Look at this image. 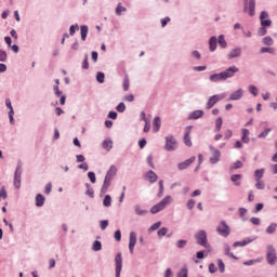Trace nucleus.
<instances>
[{
	"label": "nucleus",
	"instance_id": "obj_62",
	"mask_svg": "<svg viewBox=\"0 0 277 277\" xmlns=\"http://www.w3.org/2000/svg\"><path fill=\"white\" fill-rule=\"evenodd\" d=\"M115 239L116 241H120V239H122V233L120 230L115 232Z\"/></svg>",
	"mask_w": 277,
	"mask_h": 277
},
{
	"label": "nucleus",
	"instance_id": "obj_12",
	"mask_svg": "<svg viewBox=\"0 0 277 277\" xmlns=\"http://www.w3.org/2000/svg\"><path fill=\"white\" fill-rule=\"evenodd\" d=\"M192 126L185 128L184 144L188 147L192 146Z\"/></svg>",
	"mask_w": 277,
	"mask_h": 277
},
{
	"label": "nucleus",
	"instance_id": "obj_26",
	"mask_svg": "<svg viewBox=\"0 0 277 277\" xmlns=\"http://www.w3.org/2000/svg\"><path fill=\"white\" fill-rule=\"evenodd\" d=\"M252 240L250 238H247L242 241H237V242H234V248H239L240 247H243V246H248V243H251Z\"/></svg>",
	"mask_w": 277,
	"mask_h": 277
},
{
	"label": "nucleus",
	"instance_id": "obj_41",
	"mask_svg": "<svg viewBox=\"0 0 277 277\" xmlns=\"http://www.w3.org/2000/svg\"><path fill=\"white\" fill-rule=\"evenodd\" d=\"M82 68H83V70H88V68H90V62L88 61V54L84 55V60L82 62Z\"/></svg>",
	"mask_w": 277,
	"mask_h": 277
},
{
	"label": "nucleus",
	"instance_id": "obj_33",
	"mask_svg": "<svg viewBox=\"0 0 277 277\" xmlns=\"http://www.w3.org/2000/svg\"><path fill=\"white\" fill-rule=\"evenodd\" d=\"M158 185H159L158 198H163V192H164L163 180H160Z\"/></svg>",
	"mask_w": 277,
	"mask_h": 277
},
{
	"label": "nucleus",
	"instance_id": "obj_35",
	"mask_svg": "<svg viewBox=\"0 0 277 277\" xmlns=\"http://www.w3.org/2000/svg\"><path fill=\"white\" fill-rule=\"evenodd\" d=\"M104 207H111V196L106 195L104 200H103Z\"/></svg>",
	"mask_w": 277,
	"mask_h": 277
},
{
	"label": "nucleus",
	"instance_id": "obj_46",
	"mask_svg": "<svg viewBox=\"0 0 277 277\" xmlns=\"http://www.w3.org/2000/svg\"><path fill=\"white\" fill-rule=\"evenodd\" d=\"M271 132H272V129L266 128L265 131H263L262 133H260L258 135V137H260V138L266 137L267 135H269Z\"/></svg>",
	"mask_w": 277,
	"mask_h": 277
},
{
	"label": "nucleus",
	"instance_id": "obj_63",
	"mask_svg": "<svg viewBox=\"0 0 277 277\" xmlns=\"http://www.w3.org/2000/svg\"><path fill=\"white\" fill-rule=\"evenodd\" d=\"M209 272L210 274H215V272H217V267L215 266V264L209 265Z\"/></svg>",
	"mask_w": 277,
	"mask_h": 277
},
{
	"label": "nucleus",
	"instance_id": "obj_59",
	"mask_svg": "<svg viewBox=\"0 0 277 277\" xmlns=\"http://www.w3.org/2000/svg\"><path fill=\"white\" fill-rule=\"evenodd\" d=\"M88 176H89L91 183H96V174H94V172H89Z\"/></svg>",
	"mask_w": 277,
	"mask_h": 277
},
{
	"label": "nucleus",
	"instance_id": "obj_13",
	"mask_svg": "<svg viewBox=\"0 0 277 277\" xmlns=\"http://www.w3.org/2000/svg\"><path fill=\"white\" fill-rule=\"evenodd\" d=\"M194 161H196L195 156L190 157L189 159L180 162L177 164L179 170H187V168H189L192 166V163H194Z\"/></svg>",
	"mask_w": 277,
	"mask_h": 277
},
{
	"label": "nucleus",
	"instance_id": "obj_51",
	"mask_svg": "<svg viewBox=\"0 0 277 277\" xmlns=\"http://www.w3.org/2000/svg\"><path fill=\"white\" fill-rule=\"evenodd\" d=\"M161 227V222H157L155 224H153L150 227H149V233H153V230H157L158 228Z\"/></svg>",
	"mask_w": 277,
	"mask_h": 277
},
{
	"label": "nucleus",
	"instance_id": "obj_15",
	"mask_svg": "<svg viewBox=\"0 0 277 277\" xmlns=\"http://www.w3.org/2000/svg\"><path fill=\"white\" fill-rule=\"evenodd\" d=\"M228 60H235V57H241V48H235L233 49L228 55Z\"/></svg>",
	"mask_w": 277,
	"mask_h": 277
},
{
	"label": "nucleus",
	"instance_id": "obj_45",
	"mask_svg": "<svg viewBox=\"0 0 277 277\" xmlns=\"http://www.w3.org/2000/svg\"><path fill=\"white\" fill-rule=\"evenodd\" d=\"M264 44H266L267 47H272V44H274V39H272V37H265L263 39Z\"/></svg>",
	"mask_w": 277,
	"mask_h": 277
},
{
	"label": "nucleus",
	"instance_id": "obj_30",
	"mask_svg": "<svg viewBox=\"0 0 277 277\" xmlns=\"http://www.w3.org/2000/svg\"><path fill=\"white\" fill-rule=\"evenodd\" d=\"M80 32H81V40L85 41V38H88V26H81Z\"/></svg>",
	"mask_w": 277,
	"mask_h": 277
},
{
	"label": "nucleus",
	"instance_id": "obj_49",
	"mask_svg": "<svg viewBox=\"0 0 277 277\" xmlns=\"http://www.w3.org/2000/svg\"><path fill=\"white\" fill-rule=\"evenodd\" d=\"M8 61V53L3 50H0V62H6Z\"/></svg>",
	"mask_w": 277,
	"mask_h": 277
},
{
	"label": "nucleus",
	"instance_id": "obj_48",
	"mask_svg": "<svg viewBox=\"0 0 277 277\" xmlns=\"http://www.w3.org/2000/svg\"><path fill=\"white\" fill-rule=\"evenodd\" d=\"M217 265H219V269H220L221 274H224V272H226L224 262H222V260H217Z\"/></svg>",
	"mask_w": 277,
	"mask_h": 277
},
{
	"label": "nucleus",
	"instance_id": "obj_16",
	"mask_svg": "<svg viewBox=\"0 0 277 277\" xmlns=\"http://www.w3.org/2000/svg\"><path fill=\"white\" fill-rule=\"evenodd\" d=\"M212 153H213V157L210 158V163H217V161H220V157H222V154L220 153V150L210 147Z\"/></svg>",
	"mask_w": 277,
	"mask_h": 277
},
{
	"label": "nucleus",
	"instance_id": "obj_9",
	"mask_svg": "<svg viewBox=\"0 0 277 277\" xmlns=\"http://www.w3.org/2000/svg\"><path fill=\"white\" fill-rule=\"evenodd\" d=\"M260 22L262 27H272V19H269V14L266 11L261 12Z\"/></svg>",
	"mask_w": 277,
	"mask_h": 277
},
{
	"label": "nucleus",
	"instance_id": "obj_61",
	"mask_svg": "<svg viewBox=\"0 0 277 277\" xmlns=\"http://www.w3.org/2000/svg\"><path fill=\"white\" fill-rule=\"evenodd\" d=\"M224 252L227 256L235 259V255L230 252V247L226 246Z\"/></svg>",
	"mask_w": 277,
	"mask_h": 277
},
{
	"label": "nucleus",
	"instance_id": "obj_20",
	"mask_svg": "<svg viewBox=\"0 0 277 277\" xmlns=\"http://www.w3.org/2000/svg\"><path fill=\"white\" fill-rule=\"evenodd\" d=\"M145 177L149 181V183H157V174L154 171H148L145 174Z\"/></svg>",
	"mask_w": 277,
	"mask_h": 277
},
{
	"label": "nucleus",
	"instance_id": "obj_23",
	"mask_svg": "<svg viewBox=\"0 0 277 277\" xmlns=\"http://www.w3.org/2000/svg\"><path fill=\"white\" fill-rule=\"evenodd\" d=\"M209 49L210 51H215V49H217V38L215 37H211L210 41H209Z\"/></svg>",
	"mask_w": 277,
	"mask_h": 277
},
{
	"label": "nucleus",
	"instance_id": "obj_8",
	"mask_svg": "<svg viewBox=\"0 0 277 277\" xmlns=\"http://www.w3.org/2000/svg\"><path fill=\"white\" fill-rule=\"evenodd\" d=\"M256 8V0H250L249 2H245L243 12L249 13V16H254Z\"/></svg>",
	"mask_w": 277,
	"mask_h": 277
},
{
	"label": "nucleus",
	"instance_id": "obj_29",
	"mask_svg": "<svg viewBox=\"0 0 277 277\" xmlns=\"http://www.w3.org/2000/svg\"><path fill=\"white\" fill-rule=\"evenodd\" d=\"M122 12H127V8L124 5H122V3H118V5L116 8L117 16H120L122 14Z\"/></svg>",
	"mask_w": 277,
	"mask_h": 277
},
{
	"label": "nucleus",
	"instance_id": "obj_7",
	"mask_svg": "<svg viewBox=\"0 0 277 277\" xmlns=\"http://www.w3.org/2000/svg\"><path fill=\"white\" fill-rule=\"evenodd\" d=\"M224 95H212L206 104V109H213L216 103H220V101H222Z\"/></svg>",
	"mask_w": 277,
	"mask_h": 277
},
{
	"label": "nucleus",
	"instance_id": "obj_6",
	"mask_svg": "<svg viewBox=\"0 0 277 277\" xmlns=\"http://www.w3.org/2000/svg\"><path fill=\"white\" fill-rule=\"evenodd\" d=\"M195 239L199 246H203V248H207V232L200 230L195 235Z\"/></svg>",
	"mask_w": 277,
	"mask_h": 277
},
{
	"label": "nucleus",
	"instance_id": "obj_4",
	"mask_svg": "<svg viewBox=\"0 0 277 277\" xmlns=\"http://www.w3.org/2000/svg\"><path fill=\"white\" fill-rule=\"evenodd\" d=\"M216 233H219L221 237H228V235H230V227L226 222L222 221L216 227Z\"/></svg>",
	"mask_w": 277,
	"mask_h": 277
},
{
	"label": "nucleus",
	"instance_id": "obj_1",
	"mask_svg": "<svg viewBox=\"0 0 277 277\" xmlns=\"http://www.w3.org/2000/svg\"><path fill=\"white\" fill-rule=\"evenodd\" d=\"M238 71H239V69L237 66H232L220 74L211 75L210 81H212V83H217L220 81H226V79H232V77H235V74Z\"/></svg>",
	"mask_w": 277,
	"mask_h": 277
},
{
	"label": "nucleus",
	"instance_id": "obj_5",
	"mask_svg": "<svg viewBox=\"0 0 277 277\" xmlns=\"http://www.w3.org/2000/svg\"><path fill=\"white\" fill-rule=\"evenodd\" d=\"M177 147V143H176V138H174V136L170 135L166 137V145L164 148L168 151H172V150H176Z\"/></svg>",
	"mask_w": 277,
	"mask_h": 277
},
{
	"label": "nucleus",
	"instance_id": "obj_32",
	"mask_svg": "<svg viewBox=\"0 0 277 277\" xmlns=\"http://www.w3.org/2000/svg\"><path fill=\"white\" fill-rule=\"evenodd\" d=\"M223 120L222 117H219L215 121V132H220L222 130Z\"/></svg>",
	"mask_w": 277,
	"mask_h": 277
},
{
	"label": "nucleus",
	"instance_id": "obj_37",
	"mask_svg": "<svg viewBox=\"0 0 277 277\" xmlns=\"http://www.w3.org/2000/svg\"><path fill=\"white\" fill-rule=\"evenodd\" d=\"M102 248H103V245L101 243V241L95 240L94 243H93V250L95 252H98L100 250H102Z\"/></svg>",
	"mask_w": 277,
	"mask_h": 277
},
{
	"label": "nucleus",
	"instance_id": "obj_14",
	"mask_svg": "<svg viewBox=\"0 0 277 277\" xmlns=\"http://www.w3.org/2000/svg\"><path fill=\"white\" fill-rule=\"evenodd\" d=\"M117 172H118V168H116V166H114V164L110 166L109 170L106 173L105 179H108L109 181H113L114 176H116Z\"/></svg>",
	"mask_w": 277,
	"mask_h": 277
},
{
	"label": "nucleus",
	"instance_id": "obj_11",
	"mask_svg": "<svg viewBox=\"0 0 277 277\" xmlns=\"http://www.w3.org/2000/svg\"><path fill=\"white\" fill-rule=\"evenodd\" d=\"M116 263V277H120V272H122V253H118L115 258Z\"/></svg>",
	"mask_w": 277,
	"mask_h": 277
},
{
	"label": "nucleus",
	"instance_id": "obj_25",
	"mask_svg": "<svg viewBox=\"0 0 277 277\" xmlns=\"http://www.w3.org/2000/svg\"><path fill=\"white\" fill-rule=\"evenodd\" d=\"M153 127H154V131L157 133V131H159V129H161V118L155 117V119L153 121Z\"/></svg>",
	"mask_w": 277,
	"mask_h": 277
},
{
	"label": "nucleus",
	"instance_id": "obj_18",
	"mask_svg": "<svg viewBox=\"0 0 277 277\" xmlns=\"http://www.w3.org/2000/svg\"><path fill=\"white\" fill-rule=\"evenodd\" d=\"M14 186L16 189H21V170L16 169L14 175Z\"/></svg>",
	"mask_w": 277,
	"mask_h": 277
},
{
	"label": "nucleus",
	"instance_id": "obj_53",
	"mask_svg": "<svg viewBox=\"0 0 277 277\" xmlns=\"http://www.w3.org/2000/svg\"><path fill=\"white\" fill-rule=\"evenodd\" d=\"M129 85H130L129 77H126L124 80H123V90H124V92H129Z\"/></svg>",
	"mask_w": 277,
	"mask_h": 277
},
{
	"label": "nucleus",
	"instance_id": "obj_21",
	"mask_svg": "<svg viewBox=\"0 0 277 277\" xmlns=\"http://www.w3.org/2000/svg\"><path fill=\"white\" fill-rule=\"evenodd\" d=\"M202 116H205V111L195 110L190 114L189 118H190V120H198V118H202Z\"/></svg>",
	"mask_w": 277,
	"mask_h": 277
},
{
	"label": "nucleus",
	"instance_id": "obj_38",
	"mask_svg": "<svg viewBox=\"0 0 277 277\" xmlns=\"http://www.w3.org/2000/svg\"><path fill=\"white\" fill-rule=\"evenodd\" d=\"M261 53H271V55H275L276 50H274V48H261Z\"/></svg>",
	"mask_w": 277,
	"mask_h": 277
},
{
	"label": "nucleus",
	"instance_id": "obj_24",
	"mask_svg": "<svg viewBox=\"0 0 277 277\" xmlns=\"http://www.w3.org/2000/svg\"><path fill=\"white\" fill-rule=\"evenodd\" d=\"M45 200H47V199L44 198V196L38 194V195L36 196V207H44V201H45Z\"/></svg>",
	"mask_w": 277,
	"mask_h": 277
},
{
	"label": "nucleus",
	"instance_id": "obj_55",
	"mask_svg": "<svg viewBox=\"0 0 277 277\" xmlns=\"http://www.w3.org/2000/svg\"><path fill=\"white\" fill-rule=\"evenodd\" d=\"M53 189V184L48 183L44 188V194L49 195L51 194V190Z\"/></svg>",
	"mask_w": 277,
	"mask_h": 277
},
{
	"label": "nucleus",
	"instance_id": "obj_10",
	"mask_svg": "<svg viewBox=\"0 0 277 277\" xmlns=\"http://www.w3.org/2000/svg\"><path fill=\"white\" fill-rule=\"evenodd\" d=\"M135 243H137V234L131 232L129 236V250L131 254H133V250H135Z\"/></svg>",
	"mask_w": 277,
	"mask_h": 277
},
{
	"label": "nucleus",
	"instance_id": "obj_64",
	"mask_svg": "<svg viewBox=\"0 0 277 277\" xmlns=\"http://www.w3.org/2000/svg\"><path fill=\"white\" fill-rule=\"evenodd\" d=\"M194 207H196V201L194 199H189L187 202V208L193 209Z\"/></svg>",
	"mask_w": 277,
	"mask_h": 277
},
{
	"label": "nucleus",
	"instance_id": "obj_56",
	"mask_svg": "<svg viewBox=\"0 0 277 277\" xmlns=\"http://www.w3.org/2000/svg\"><path fill=\"white\" fill-rule=\"evenodd\" d=\"M187 246V240H179L176 242V248H185Z\"/></svg>",
	"mask_w": 277,
	"mask_h": 277
},
{
	"label": "nucleus",
	"instance_id": "obj_50",
	"mask_svg": "<svg viewBox=\"0 0 277 277\" xmlns=\"http://www.w3.org/2000/svg\"><path fill=\"white\" fill-rule=\"evenodd\" d=\"M168 235V228L162 227L158 230V237H166Z\"/></svg>",
	"mask_w": 277,
	"mask_h": 277
},
{
	"label": "nucleus",
	"instance_id": "obj_39",
	"mask_svg": "<svg viewBox=\"0 0 277 277\" xmlns=\"http://www.w3.org/2000/svg\"><path fill=\"white\" fill-rule=\"evenodd\" d=\"M96 81H98V83H105V74L104 72H97L96 75Z\"/></svg>",
	"mask_w": 277,
	"mask_h": 277
},
{
	"label": "nucleus",
	"instance_id": "obj_28",
	"mask_svg": "<svg viewBox=\"0 0 277 277\" xmlns=\"http://www.w3.org/2000/svg\"><path fill=\"white\" fill-rule=\"evenodd\" d=\"M217 42L222 49H226V47H228V44L226 43V39H224V35L219 36Z\"/></svg>",
	"mask_w": 277,
	"mask_h": 277
},
{
	"label": "nucleus",
	"instance_id": "obj_31",
	"mask_svg": "<svg viewBox=\"0 0 277 277\" xmlns=\"http://www.w3.org/2000/svg\"><path fill=\"white\" fill-rule=\"evenodd\" d=\"M277 224L273 223L266 228L267 235H273V233H276Z\"/></svg>",
	"mask_w": 277,
	"mask_h": 277
},
{
	"label": "nucleus",
	"instance_id": "obj_40",
	"mask_svg": "<svg viewBox=\"0 0 277 277\" xmlns=\"http://www.w3.org/2000/svg\"><path fill=\"white\" fill-rule=\"evenodd\" d=\"M249 92L254 96H259V89L255 85H249Z\"/></svg>",
	"mask_w": 277,
	"mask_h": 277
},
{
	"label": "nucleus",
	"instance_id": "obj_3",
	"mask_svg": "<svg viewBox=\"0 0 277 277\" xmlns=\"http://www.w3.org/2000/svg\"><path fill=\"white\" fill-rule=\"evenodd\" d=\"M266 261L269 265H274L277 261L276 249L272 245L267 246Z\"/></svg>",
	"mask_w": 277,
	"mask_h": 277
},
{
	"label": "nucleus",
	"instance_id": "obj_54",
	"mask_svg": "<svg viewBox=\"0 0 277 277\" xmlns=\"http://www.w3.org/2000/svg\"><path fill=\"white\" fill-rule=\"evenodd\" d=\"M241 179H242L241 174H234L230 176V181L233 183H237V181H241Z\"/></svg>",
	"mask_w": 277,
	"mask_h": 277
},
{
	"label": "nucleus",
	"instance_id": "obj_43",
	"mask_svg": "<svg viewBox=\"0 0 277 277\" xmlns=\"http://www.w3.org/2000/svg\"><path fill=\"white\" fill-rule=\"evenodd\" d=\"M117 111H119V114H123V111L127 109V106L124 105V103H119L118 106L116 107Z\"/></svg>",
	"mask_w": 277,
	"mask_h": 277
},
{
	"label": "nucleus",
	"instance_id": "obj_2",
	"mask_svg": "<svg viewBox=\"0 0 277 277\" xmlns=\"http://www.w3.org/2000/svg\"><path fill=\"white\" fill-rule=\"evenodd\" d=\"M172 202V196L164 197L159 203L155 205L150 209V213H159V211H163L167 205H170Z\"/></svg>",
	"mask_w": 277,
	"mask_h": 277
},
{
	"label": "nucleus",
	"instance_id": "obj_52",
	"mask_svg": "<svg viewBox=\"0 0 277 277\" xmlns=\"http://www.w3.org/2000/svg\"><path fill=\"white\" fill-rule=\"evenodd\" d=\"M79 29V25H71L69 27V36H75V32Z\"/></svg>",
	"mask_w": 277,
	"mask_h": 277
},
{
	"label": "nucleus",
	"instance_id": "obj_22",
	"mask_svg": "<svg viewBox=\"0 0 277 277\" xmlns=\"http://www.w3.org/2000/svg\"><path fill=\"white\" fill-rule=\"evenodd\" d=\"M110 185H111V180H108L107 177H105L102 189H101L102 194H107V189H109Z\"/></svg>",
	"mask_w": 277,
	"mask_h": 277
},
{
	"label": "nucleus",
	"instance_id": "obj_60",
	"mask_svg": "<svg viewBox=\"0 0 277 277\" xmlns=\"http://www.w3.org/2000/svg\"><path fill=\"white\" fill-rule=\"evenodd\" d=\"M107 226H109V221H107V220L101 221V229L102 230H105V228H107Z\"/></svg>",
	"mask_w": 277,
	"mask_h": 277
},
{
	"label": "nucleus",
	"instance_id": "obj_47",
	"mask_svg": "<svg viewBox=\"0 0 277 277\" xmlns=\"http://www.w3.org/2000/svg\"><path fill=\"white\" fill-rule=\"evenodd\" d=\"M256 263H261V259H256V260H249L247 262H243V265L250 266V265H254Z\"/></svg>",
	"mask_w": 277,
	"mask_h": 277
},
{
	"label": "nucleus",
	"instance_id": "obj_57",
	"mask_svg": "<svg viewBox=\"0 0 277 277\" xmlns=\"http://www.w3.org/2000/svg\"><path fill=\"white\" fill-rule=\"evenodd\" d=\"M251 224H253L254 226H259V224H261V219L259 217H251L250 219Z\"/></svg>",
	"mask_w": 277,
	"mask_h": 277
},
{
	"label": "nucleus",
	"instance_id": "obj_44",
	"mask_svg": "<svg viewBox=\"0 0 277 277\" xmlns=\"http://www.w3.org/2000/svg\"><path fill=\"white\" fill-rule=\"evenodd\" d=\"M239 168H243V163L237 160L230 168V170H239Z\"/></svg>",
	"mask_w": 277,
	"mask_h": 277
},
{
	"label": "nucleus",
	"instance_id": "obj_34",
	"mask_svg": "<svg viewBox=\"0 0 277 277\" xmlns=\"http://www.w3.org/2000/svg\"><path fill=\"white\" fill-rule=\"evenodd\" d=\"M134 211L136 215H146V213H148V211L142 210L138 205L134 206Z\"/></svg>",
	"mask_w": 277,
	"mask_h": 277
},
{
	"label": "nucleus",
	"instance_id": "obj_17",
	"mask_svg": "<svg viewBox=\"0 0 277 277\" xmlns=\"http://www.w3.org/2000/svg\"><path fill=\"white\" fill-rule=\"evenodd\" d=\"M242 96H243V90L238 89L237 91L230 94L229 101H239L240 98H242Z\"/></svg>",
	"mask_w": 277,
	"mask_h": 277
},
{
	"label": "nucleus",
	"instance_id": "obj_42",
	"mask_svg": "<svg viewBox=\"0 0 277 277\" xmlns=\"http://www.w3.org/2000/svg\"><path fill=\"white\" fill-rule=\"evenodd\" d=\"M255 187L256 189H265V182L261 181V180H255Z\"/></svg>",
	"mask_w": 277,
	"mask_h": 277
},
{
	"label": "nucleus",
	"instance_id": "obj_27",
	"mask_svg": "<svg viewBox=\"0 0 277 277\" xmlns=\"http://www.w3.org/2000/svg\"><path fill=\"white\" fill-rule=\"evenodd\" d=\"M263 174H265V169H258L254 172L255 181H261L263 179Z\"/></svg>",
	"mask_w": 277,
	"mask_h": 277
},
{
	"label": "nucleus",
	"instance_id": "obj_58",
	"mask_svg": "<svg viewBox=\"0 0 277 277\" xmlns=\"http://www.w3.org/2000/svg\"><path fill=\"white\" fill-rule=\"evenodd\" d=\"M177 277H187V268L186 267L182 268L179 272Z\"/></svg>",
	"mask_w": 277,
	"mask_h": 277
},
{
	"label": "nucleus",
	"instance_id": "obj_19",
	"mask_svg": "<svg viewBox=\"0 0 277 277\" xmlns=\"http://www.w3.org/2000/svg\"><path fill=\"white\" fill-rule=\"evenodd\" d=\"M241 142H243V144H249L250 143V130L242 129Z\"/></svg>",
	"mask_w": 277,
	"mask_h": 277
},
{
	"label": "nucleus",
	"instance_id": "obj_36",
	"mask_svg": "<svg viewBox=\"0 0 277 277\" xmlns=\"http://www.w3.org/2000/svg\"><path fill=\"white\" fill-rule=\"evenodd\" d=\"M114 143H111V141H104L103 142V148H105L106 150H111V148H114Z\"/></svg>",
	"mask_w": 277,
	"mask_h": 277
}]
</instances>
